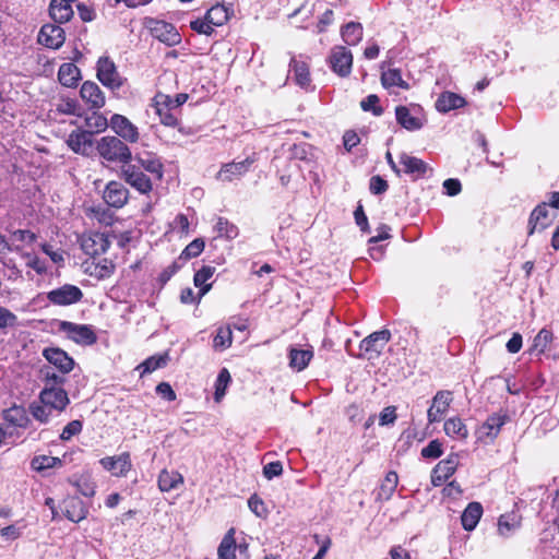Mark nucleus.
<instances>
[{
	"mask_svg": "<svg viewBox=\"0 0 559 559\" xmlns=\"http://www.w3.org/2000/svg\"><path fill=\"white\" fill-rule=\"evenodd\" d=\"M164 171V164L156 154H136L121 167L119 177L140 194L148 195L154 189V183L163 180Z\"/></svg>",
	"mask_w": 559,
	"mask_h": 559,
	"instance_id": "obj_1",
	"label": "nucleus"
},
{
	"mask_svg": "<svg viewBox=\"0 0 559 559\" xmlns=\"http://www.w3.org/2000/svg\"><path fill=\"white\" fill-rule=\"evenodd\" d=\"M95 148L103 163L119 165L120 168L133 156L128 143L115 135L102 136L96 141Z\"/></svg>",
	"mask_w": 559,
	"mask_h": 559,
	"instance_id": "obj_2",
	"label": "nucleus"
},
{
	"mask_svg": "<svg viewBox=\"0 0 559 559\" xmlns=\"http://www.w3.org/2000/svg\"><path fill=\"white\" fill-rule=\"evenodd\" d=\"M390 340L391 332L388 329L369 334L359 344V357L367 360L378 359Z\"/></svg>",
	"mask_w": 559,
	"mask_h": 559,
	"instance_id": "obj_3",
	"label": "nucleus"
},
{
	"mask_svg": "<svg viewBox=\"0 0 559 559\" xmlns=\"http://www.w3.org/2000/svg\"><path fill=\"white\" fill-rule=\"evenodd\" d=\"M354 56L353 52L345 46H334L326 59V62L332 70L340 78H348L353 70Z\"/></svg>",
	"mask_w": 559,
	"mask_h": 559,
	"instance_id": "obj_4",
	"label": "nucleus"
},
{
	"mask_svg": "<svg viewBox=\"0 0 559 559\" xmlns=\"http://www.w3.org/2000/svg\"><path fill=\"white\" fill-rule=\"evenodd\" d=\"M59 331L67 334V337L72 342L91 346L97 342V335L93 328L87 324H79L70 321H60Z\"/></svg>",
	"mask_w": 559,
	"mask_h": 559,
	"instance_id": "obj_5",
	"label": "nucleus"
},
{
	"mask_svg": "<svg viewBox=\"0 0 559 559\" xmlns=\"http://www.w3.org/2000/svg\"><path fill=\"white\" fill-rule=\"evenodd\" d=\"M96 70L99 82L110 90H119L126 81L117 71L115 62L107 56L98 59Z\"/></svg>",
	"mask_w": 559,
	"mask_h": 559,
	"instance_id": "obj_6",
	"label": "nucleus"
},
{
	"mask_svg": "<svg viewBox=\"0 0 559 559\" xmlns=\"http://www.w3.org/2000/svg\"><path fill=\"white\" fill-rule=\"evenodd\" d=\"M78 241L83 252L91 257L105 253L111 243L108 235L99 231L83 233Z\"/></svg>",
	"mask_w": 559,
	"mask_h": 559,
	"instance_id": "obj_7",
	"label": "nucleus"
},
{
	"mask_svg": "<svg viewBox=\"0 0 559 559\" xmlns=\"http://www.w3.org/2000/svg\"><path fill=\"white\" fill-rule=\"evenodd\" d=\"M460 466V454L451 452L448 456L437 463L432 468L430 479L435 487L443 486L451 478Z\"/></svg>",
	"mask_w": 559,
	"mask_h": 559,
	"instance_id": "obj_8",
	"label": "nucleus"
},
{
	"mask_svg": "<svg viewBox=\"0 0 559 559\" xmlns=\"http://www.w3.org/2000/svg\"><path fill=\"white\" fill-rule=\"evenodd\" d=\"M153 107L162 124L170 128L179 126L180 121L178 116L180 112L173 107L171 96L157 93L153 98Z\"/></svg>",
	"mask_w": 559,
	"mask_h": 559,
	"instance_id": "obj_9",
	"label": "nucleus"
},
{
	"mask_svg": "<svg viewBox=\"0 0 559 559\" xmlns=\"http://www.w3.org/2000/svg\"><path fill=\"white\" fill-rule=\"evenodd\" d=\"M110 129L115 136L120 138L126 143H138L140 140L139 128L126 116L114 114L110 117Z\"/></svg>",
	"mask_w": 559,
	"mask_h": 559,
	"instance_id": "obj_10",
	"label": "nucleus"
},
{
	"mask_svg": "<svg viewBox=\"0 0 559 559\" xmlns=\"http://www.w3.org/2000/svg\"><path fill=\"white\" fill-rule=\"evenodd\" d=\"M509 419L510 417L506 412L493 413L488 416L478 430V440L485 443H492Z\"/></svg>",
	"mask_w": 559,
	"mask_h": 559,
	"instance_id": "obj_11",
	"label": "nucleus"
},
{
	"mask_svg": "<svg viewBox=\"0 0 559 559\" xmlns=\"http://www.w3.org/2000/svg\"><path fill=\"white\" fill-rule=\"evenodd\" d=\"M83 296L81 288L72 284H64L47 293L48 301L55 306L78 304L82 300Z\"/></svg>",
	"mask_w": 559,
	"mask_h": 559,
	"instance_id": "obj_12",
	"label": "nucleus"
},
{
	"mask_svg": "<svg viewBox=\"0 0 559 559\" xmlns=\"http://www.w3.org/2000/svg\"><path fill=\"white\" fill-rule=\"evenodd\" d=\"M66 143L73 153L90 156L94 146V138L91 132L78 127L69 133Z\"/></svg>",
	"mask_w": 559,
	"mask_h": 559,
	"instance_id": "obj_13",
	"label": "nucleus"
},
{
	"mask_svg": "<svg viewBox=\"0 0 559 559\" xmlns=\"http://www.w3.org/2000/svg\"><path fill=\"white\" fill-rule=\"evenodd\" d=\"M130 191L120 181L110 180L103 191V200L109 206L114 209H122L129 201Z\"/></svg>",
	"mask_w": 559,
	"mask_h": 559,
	"instance_id": "obj_14",
	"label": "nucleus"
},
{
	"mask_svg": "<svg viewBox=\"0 0 559 559\" xmlns=\"http://www.w3.org/2000/svg\"><path fill=\"white\" fill-rule=\"evenodd\" d=\"M38 400L50 409L62 412L70 403L68 392L64 388L44 386L39 392Z\"/></svg>",
	"mask_w": 559,
	"mask_h": 559,
	"instance_id": "obj_15",
	"label": "nucleus"
},
{
	"mask_svg": "<svg viewBox=\"0 0 559 559\" xmlns=\"http://www.w3.org/2000/svg\"><path fill=\"white\" fill-rule=\"evenodd\" d=\"M43 356L62 374H68L74 369V359L60 347H46L43 349Z\"/></svg>",
	"mask_w": 559,
	"mask_h": 559,
	"instance_id": "obj_16",
	"label": "nucleus"
},
{
	"mask_svg": "<svg viewBox=\"0 0 559 559\" xmlns=\"http://www.w3.org/2000/svg\"><path fill=\"white\" fill-rule=\"evenodd\" d=\"M99 464L115 477H126L132 469L131 454L129 452L105 456L99 460Z\"/></svg>",
	"mask_w": 559,
	"mask_h": 559,
	"instance_id": "obj_17",
	"label": "nucleus"
},
{
	"mask_svg": "<svg viewBox=\"0 0 559 559\" xmlns=\"http://www.w3.org/2000/svg\"><path fill=\"white\" fill-rule=\"evenodd\" d=\"M150 31L154 38L169 47L176 46L181 41L180 34L171 23L160 20H153L150 23Z\"/></svg>",
	"mask_w": 559,
	"mask_h": 559,
	"instance_id": "obj_18",
	"label": "nucleus"
},
{
	"mask_svg": "<svg viewBox=\"0 0 559 559\" xmlns=\"http://www.w3.org/2000/svg\"><path fill=\"white\" fill-rule=\"evenodd\" d=\"M257 158L254 155L248 156L241 162H231L223 164L216 178L222 181H233L245 176L250 167L255 163Z\"/></svg>",
	"mask_w": 559,
	"mask_h": 559,
	"instance_id": "obj_19",
	"label": "nucleus"
},
{
	"mask_svg": "<svg viewBox=\"0 0 559 559\" xmlns=\"http://www.w3.org/2000/svg\"><path fill=\"white\" fill-rule=\"evenodd\" d=\"M80 96L90 110H99L106 104L105 94L93 81H85L81 85Z\"/></svg>",
	"mask_w": 559,
	"mask_h": 559,
	"instance_id": "obj_20",
	"label": "nucleus"
},
{
	"mask_svg": "<svg viewBox=\"0 0 559 559\" xmlns=\"http://www.w3.org/2000/svg\"><path fill=\"white\" fill-rule=\"evenodd\" d=\"M37 40L50 49H59L66 40L64 29L60 25L44 24L38 33Z\"/></svg>",
	"mask_w": 559,
	"mask_h": 559,
	"instance_id": "obj_21",
	"label": "nucleus"
},
{
	"mask_svg": "<svg viewBox=\"0 0 559 559\" xmlns=\"http://www.w3.org/2000/svg\"><path fill=\"white\" fill-rule=\"evenodd\" d=\"M550 224L548 204L542 202L531 212L527 223V235L532 236L535 231L545 230Z\"/></svg>",
	"mask_w": 559,
	"mask_h": 559,
	"instance_id": "obj_22",
	"label": "nucleus"
},
{
	"mask_svg": "<svg viewBox=\"0 0 559 559\" xmlns=\"http://www.w3.org/2000/svg\"><path fill=\"white\" fill-rule=\"evenodd\" d=\"M452 402L451 391H438L432 400V404L427 413V418L430 424L441 420L444 413L449 409Z\"/></svg>",
	"mask_w": 559,
	"mask_h": 559,
	"instance_id": "obj_23",
	"label": "nucleus"
},
{
	"mask_svg": "<svg viewBox=\"0 0 559 559\" xmlns=\"http://www.w3.org/2000/svg\"><path fill=\"white\" fill-rule=\"evenodd\" d=\"M2 418L9 426L20 429H27L32 424L27 409L15 403L2 411Z\"/></svg>",
	"mask_w": 559,
	"mask_h": 559,
	"instance_id": "obj_24",
	"label": "nucleus"
},
{
	"mask_svg": "<svg viewBox=\"0 0 559 559\" xmlns=\"http://www.w3.org/2000/svg\"><path fill=\"white\" fill-rule=\"evenodd\" d=\"M466 105L467 102L463 96L450 91L440 93L435 103L437 111L441 114H448L451 110L463 108Z\"/></svg>",
	"mask_w": 559,
	"mask_h": 559,
	"instance_id": "obj_25",
	"label": "nucleus"
},
{
	"mask_svg": "<svg viewBox=\"0 0 559 559\" xmlns=\"http://www.w3.org/2000/svg\"><path fill=\"white\" fill-rule=\"evenodd\" d=\"M396 122L407 131H417L424 127V119L412 114V109L407 106L395 107Z\"/></svg>",
	"mask_w": 559,
	"mask_h": 559,
	"instance_id": "obj_26",
	"label": "nucleus"
},
{
	"mask_svg": "<svg viewBox=\"0 0 559 559\" xmlns=\"http://www.w3.org/2000/svg\"><path fill=\"white\" fill-rule=\"evenodd\" d=\"M397 485H399L397 473L395 471L388 472L377 490L376 501H379V502L389 501L393 497Z\"/></svg>",
	"mask_w": 559,
	"mask_h": 559,
	"instance_id": "obj_27",
	"label": "nucleus"
},
{
	"mask_svg": "<svg viewBox=\"0 0 559 559\" xmlns=\"http://www.w3.org/2000/svg\"><path fill=\"white\" fill-rule=\"evenodd\" d=\"M522 524V515L519 511L512 510L499 516L498 532L501 536L509 537Z\"/></svg>",
	"mask_w": 559,
	"mask_h": 559,
	"instance_id": "obj_28",
	"label": "nucleus"
},
{
	"mask_svg": "<svg viewBox=\"0 0 559 559\" xmlns=\"http://www.w3.org/2000/svg\"><path fill=\"white\" fill-rule=\"evenodd\" d=\"M49 15L58 24L67 23L73 16L72 5L67 0H51Z\"/></svg>",
	"mask_w": 559,
	"mask_h": 559,
	"instance_id": "obj_29",
	"label": "nucleus"
},
{
	"mask_svg": "<svg viewBox=\"0 0 559 559\" xmlns=\"http://www.w3.org/2000/svg\"><path fill=\"white\" fill-rule=\"evenodd\" d=\"M483 511L480 502H469L461 515L463 528L468 532L473 531L477 526L483 515Z\"/></svg>",
	"mask_w": 559,
	"mask_h": 559,
	"instance_id": "obj_30",
	"label": "nucleus"
},
{
	"mask_svg": "<svg viewBox=\"0 0 559 559\" xmlns=\"http://www.w3.org/2000/svg\"><path fill=\"white\" fill-rule=\"evenodd\" d=\"M87 512L84 502L80 498L71 497L64 500L63 513L68 520L79 523L86 518Z\"/></svg>",
	"mask_w": 559,
	"mask_h": 559,
	"instance_id": "obj_31",
	"label": "nucleus"
},
{
	"mask_svg": "<svg viewBox=\"0 0 559 559\" xmlns=\"http://www.w3.org/2000/svg\"><path fill=\"white\" fill-rule=\"evenodd\" d=\"M236 528L230 527L226 534L224 535L223 539L221 540L218 548H217V558L218 559H236V550H237V543H236Z\"/></svg>",
	"mask_w": 559,
	"mask_h": 559,
	"instance_id": "obj_32",
	"label": "nucleus"
},
{
	"mask_svg": "<svg viewBox=\"0 0 559 559\" xmlns=\"http://www.w3.org/2000/svg\"><path fill=\"white\" fill-rule=\"evenodd\" d=\"M443 430L452 439L465 440L468 437V429L464 421L457 417H450L444 421Z\"/></svg>",
	"mask_w": 559,
	"mask_h": 559,
	"instance_id": "obj_33",
	"label": "nucleus"
},
{
	"mask_svg": "<svg viewBox=\"0 0 559 559\" xmlns=\"http://www.w3.org/2000/svg\"><path fill=\"white\" fill-rule=\"evenodd\" d=\"M84 122L85 130L91 132L93 138L95 134L106 131L108 127L110 128V119L108 120L98 110H93L91 115L86 116Z\"/></svg>",
	"mask_w": 559,
	"mask_h": 559,
	"instance_id": "obj_34",
	"label": "nucleus"
},
{
	"mask_svg": "<svg viewBox=\"0 0 559 559\" xmlns=\"http://www.w3.org/2000/svg\"><path fill=\"white\" fill-rule=\"evenodd\" d=\"M215 273V267L211 265H203L199 269L193 276L194 286L200 288L199 300L212 288L211 283H206Z\"/></svg>",
	"mask_w": 559,
	"mask_h": 559,
	"instance_id": "obj_35",
	"label": "nucleus"
},
{
	"mask_svg": "<svg viewBox=\"0 0 559 559\" xmlns=\"http://www.w3.org/2000/svg\"><path fill=\"white\" fill-rule=\"evenodd\" d=\"M289 67L290 71L294 74V80L296 84H298L301 87H307L310 85L311 75L308 63L293 58L289 63Z\"/></svg>",
	"mask_w": 559,
	"mask_h": 559,
	"instance_id": "obj_36",
	"label": "nucleus"
},
{
	"mask_svg": "<svg viewBox=\"0 0 559 559\" xmlns=\"http://www.w3.org/2000/svg\"><path fill=\"white\" fill-rule=\"evenodd\" d=\"M362 25L359 22H348L341 27V36L348 46H356L362 39Z\"/></svg>",
	"mask_w": 559,
	"mask_h": 559,
	"instance_id": "obj_37",
	"label": "nucleus"
},
{
	"mask_svg": "<svg viewBox=\"0 0 559 559\" xmlns=\"http://www.w3.org/2000/svg\"><path fill=\"white\" fill-rule=\"evenodd\" d=\"M289 366L297 371L306 369L313 357L311 349H297L292 348L289 350Z\"/></svg>",
	"mask_w": 559,
	"mask_h": 559,
	"instance_id": "obj_38",
	"label": "nucleus"
},
{
	"mask_svg": "<svg viewBox=\"0 0 559 559\" xmlns=\"http://www.w3.org/2000/svg\"><path fill=\"white\" fill-rule=\"evenodd\" d=\"M182 483L183 478L181 474L176 471L163 469L158 475V488L164 492L177 488L178 485Z\"/></svg>",
	"mask_w": 559,
	"mask_h": 559,
	"instance_id": "obj_39",
	"label": "nucleus"
},
{
	"mask_svg": "<svg viewBox=\"0 0 559 559\" xmlns=\"http://www.w3.org/2000/svg\"><path fill=\"white\" fill-rule=\"evenodd\" d=\"M80 76L79 68L73 63H63L58 71V79L63 86L73 87Z\"/></svg>",
	"mask_w": 559,
	"mask_h": 559,
	"instance_id": "obj_40",
	"label": "nucleus"
},
{
	"mask_svg": "<svg viewBox=\"0 0 559 559\" xmlns=\"http://www.w3.org/2000/svg\"><path fill=\"white\" fill-rule=\"evenodd\" d=\"M400 163L403 166L405 174L424 175L427 171V165L423 159L411 156L406 153L401 154Z\"/></svg>",
	"mask_w": 559,
	"mask_h": 559,
	"instance_id": "obj_41",
	"label": "nucleus"
},
{
	"mask_svg": "<svg viewBox=\"0 0 559 559\" xmlns=\"http://www.w3.org/2000/svg\"><path fill=\"white\" fill-rule=\"evenodd\" d=\"M381 83L385 88H390V87H400L403 90L409 88V84L403 80L401 70H399V69H389L388 71L382 72Z\"/></svg>",
	"mask_w": 559,
	"mask_h": 559,
	"instance_id": "obj_42",
	"label": "nucleus"
},
{
	"mask_svg": "<svg viewBox=\"0 0 559 559\" xmlns=\"http://www.w3.org/2000/svg\"><path fill=\"white\" fill-rule=\"evenodd\" d=\"M168 360V353L150 356L138 367V369H142L141 377L145 373H151L159 368L165 367Z\"/></svg>",
	"mask_w": 559,
	"mask_h": 559,
	"instance_id": "obj_43",
	"label": "nucleus"
},
{
	"mask_svg": "<svg viewBox=\"0 0 559 559\" xmlns=\"http://www.w3.org/2000/svg\"><path fill=\"white\" fill-rule=\"evenodd\" d=\"M207 22L215 28L224 25L228 21V10L223 4H215L211 7L205 15Z\"/></svg>",
	"mask_w": 559,
	"mask_h": 559,
	"instance_id": "obj_44",
	"label": "nucleus"
},
{
	"mask_svg": "<svg viewBox=\"0 0 559 559\" xmlns=\"http://www.w3.org/2000/svg\"><path fill=\"white\" fill-rule=\"evenodd\" d=\"M233 344V332L230 325L219 326L216 330V335L213 340V347L215 350L223 352L229 348Z\"/></svg>",
	"mask_w": 559,
	"mask_h": 559,
	"instance_id": "obj_45",
	"label": "nucleus"
},
{
	"mask_svg": "<svg viewBox=\"0 0 559 559\" xmlns=\"http://www.w3.org/2000/svg\"><path fill=\"white\" fill-rule=\"evenodd\" d=\"M231 382V376L227 368H222L216 378L214 388V401L219 403L226 394V390Z\"/></svg>",
	"mask_w": 559,
	"mask_h": 559,
	"instance_id": "obj_46",
	"label": "nucleus"
},
{
	"mask_svg": "<svg viewBox=\"0 0 559 559\" xmlns=\"http://www.w3.org/2000/svg\"><path fill=\"white\" fill-rule=\"evenodd\" d=\"M205 248V241L203 238H195L186 248L181 251L178 260H181L182 263L189 261L190 259L199 257Z\"/></svg>",
	"mask_w": 559,
	"mask_h": 559,
	"instance_id": "obj_47",
	"label": "nucleus"
},
{
	"mask_svg": "<svg viewBox=\"0 0 559 559\" xmlns=\"http://www.w3.org/2000/svg\"><path fill=\"white\" fill-rule=\"evenodd\" d=\"M62 462L59 457L49 456V455H37L34 456L31 461V466L33 469L37 472H44L49 468H53L56 466H61Z\"/></svg>",
	"mask_w": 559,
	"mask_h": 559,
	"instance_id": "obj_48",
	"label": "nucleus"
},
{
	"mask_svg": "<svg viewBox=\"0 0 559 559\" xmlns=\"http://www.w3.org/2000/svg\"><path fill=\"white\" fill-rule=\"evenodd\" d=\"M40 373L43 376L44 386L63 388L67 382L66 374L56 373L49 367L41 368Z\"/></svg>",
	"mask_w": 559,
	"mask_h": 559,
	"instance_id": "obj_49",
	"label": "nucleus"
},
{
	"mask_svg": "<svg viewBox=\"0 0 559 559\" xmlns=\"http://www.w3.org/2000/svg\"><path fill=\"white\" fill-rule=\"evenodd\" d=\"M88 215L105 226H111L115 222V214L108 207L102 205L91 207Z\"/></svg>",
	"mask_w": 559,
	"mask_h": 559,
	"instance_id": "obj_50",
	"label": "nucleus"
},
{
	"mask_svg": "<svg viewBox=\"0 0 559 559\" xmlns=\"http://www.w3.org/2000/svg\"><path fill=\"white\" fill-rule=\"evenodd\" d=\"M215 229L219 237L229 240L235 239L239 234L238 227L225 217H218Z\"/></svg>",
	"mask_w": 559,
	"mask_h": 559,
	"instance_id": "obj_51",
	"label": "nucleus"
},
{
	"mask_svg": "<svg viewBox=\"0 0 559 559\" xmlns=\"http://www.w3.org/2000/svg\"><path fill=\"white\" fill-rule=\"evenodd\" d=\"M51 411L49 406H45L40 403V401H33L28 405V411L34 419L39 421L40 424H47L51 416Z\"/></svg>",
	"mask_w": 559,
	"mask_h": 559,
	"instance_id": "obj_52",
	"label": "nucleus"
},
{
	"mask_svg": "<svg viewBox=\"0 0 559 559\" xmlns=\"http://www.w3.org/2000/svg\"><path fill=\"white\" fill-rule=\"evenodd\" d=\"M115 270L116 264L110 259L104 258L95 264L92 275L98 280H105L110 277L115 273Z\"/></svg>",
	"mask_w": 559,
	"mask_h": 559,
	"instance_id": "obj_53",
	"label": "nucleus"
},
{
	"mask_svg": "<svg viewBox=\"0 0 559 559\" xmlns=\"http://www.w3.org/2000/svg\"><path fill=\"white\" fill-rule=\"evenodd\" d=\"M552 338L554 335L551 331L547 329H542L534 337L532 349L537 350L538 354H544L548 349V346L552 342Z\"/></svg>",
	"mask_w": 559,
	"mask_h": 559,
	"instance_id": "obj_54",
	"label": "nucleus"
},
{
	"mask_svg": "<svg viewBox=\"0 0 559 559\" xmlns=\"http://www.w3.org/2000/svg\"><path fill=\"white\" fill-rule=\"evenodd\" d=\"M360 108L364 111H371L373 116L380 117L384 109L380 105V98L376 94H370L360 102Z\"/></svg>",
	"mask_w": 559,
	"mask_h": 559,
	"instance_id": "obj_55",
	"label": "nucleus"
},
{
	"mask_svg": "<svg viewBox=\"0 0 559 559\" xmlns=\"http://www.w3.org/2000/svg\"><path fill=\"white\" fill-rule=\"evenodd\" d=\"M443 454V445L439 439L431 440L420 451V455L427 460H437Z\"/></svg>",
	"mask_w": 559,
	"mask_h": 559,
	"instance_id": "obj_56",
	"label": "nucleus"
},
{
	"mask_svg": "<svg viewBox=\"0 0 559 559\" xmlns=\"http://www.w3.org/2000/svg\"><path fill=\"white\" fill-rule=\"evenodd\" d=\"M7 230L10 233L12 240L26 243H34L37 240V235L29 229Z\"/></svg>",
	"mask_w": 559,
	"mask_h": 559,
	"instance_id": "obj_57",
	"label": "nucleus"
},
{
	"mask_svg": "<svg viewBox=\"0 0 559 559\" xmlns=\"http://www.w3.org/2000/svg\"><path fill=\"white\" fill-rule=\"evenodd\" d=\"M190 28L200 35L211 36L215 28L207 22V19H197L190 22Z\"/></svg>",
	"mask_w": 559,
	"mask_h": 559,
	"instance_id": "obj_58",
	"label": "nucleus"
},
{
	"mask_svg": "<svg viewBox=\"0 0 559 559\" xmlns=\"http://www.w3.org/2000/svg\"><path fill=\"white\" fill-rule=\"evenodd\" d=\"M83 424L81 420H72L66 425L63 428L60 439L62 441H69L72 437L79 435L82 431Z\"/></svg>",
	"mask_w": 559,
	"mask_h": 559,
	"instance_id": "obj_59",
	"label": "nucleus"
},
{
	"mask_svg": "<svg viewBox=\"0 0 559 559\" xmlns=\"http://www.w3.org/2000/svg\"><path fill=\"white\" fill-rule=\"evenodd\" d=\"M181 260H175L170 265L165 267L158 275V282L164 286L183 265Z\"/></svg>",
	"mask_w": 559,
	"mask_h": 559,
	"instance_id": "obj_60",
	"label": "nucleus"
},
{
	"mask_svg": "<svg viewBox=\"0 0 559 559\" xmlns=\"http://www.w3.org/2000/svg\"><path fill=\"white\" fill-rule=\"evenodd\" d=\"M389 189L388 181L380 175H374L370 178L369 190L372 194H382Z\"/></svg>",
	"mask_w": 559,
	"mask_h": 559,
	"instance_id": "obj_61",
	"label": "nucleus"
},
{
	"mask_svg": "<svg viewBox=\"0 0 559 559\" xmlns=\"http://www.w3.org/2000/svg\"><path fill=\"white\" fill-rule=\"evenodd\" d=\"M397 418L396 407L393 405L386 406L379 415V425L389 426L393 425Z\"/></svg>",
	"mask_w": 559,
	"mask_h": 559,
	"instance_id": "obj_62",
	"label": "nucleus"
},
{
	"mask_svg": "<svg viewBox=\"0 0 559 559\" xmlns=\"http://www.w3.org/2000/svg\"><path fill=\"white\" fill-rule=\"evenodd\" d=\"M290 156L294 159L298 160H308L309 159V144L307 143H295L289 148Z\"/></svg>",
	"mask_w": 559,
	"mask_h": 559,
	"instance_id": "obj_63",
	"label": "nucleus"
},
{
	"mask_svg": "<svg viewBox=\"0 0 559 559\" xmlns=\"http://www.w3.org/2000/svg\"><path fill=\"white\" fill-rule=\"evenodd\" d=\"M23 258L27 259L26 265L29 269H33L37 274L41 275L47 272V266L44 261H41L37 255L25 253Z\"/></svg>",
	"mask_w": 559,
	"mask_h": 559,
	"instance_id": "obj_64",
	"label": "nucleus"
}]
</instances>
